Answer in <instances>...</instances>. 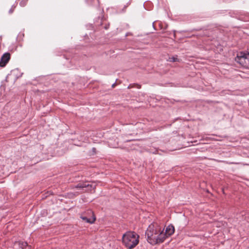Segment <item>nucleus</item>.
<instances>
[{"label":"nucleus","mask_w":249,"mask_h":249,"mask_svg":"<svg viewBox=\"0 0 249 249\" xmlns=\"http://www.w3.org/2000/svg\"><path fill=\"white\" fill-rule=\"evenodd\" d=\"M139 237L135 232L127 231L123 236V243L126 248L132 249L138 245Z\"/></svg>","instance_id":"obj_1"},{"label":"nucleus","mask_w":249,"mask_h":249,"mask_svg":"<svg viewBox=\"0 0 249 249\" xmlns=\"http://www.w3.org/2000/svg\"><path fill=\"white\" fill-rule=\"evenodd\" d=\"M161 227L156 225L150 224L146 232L145 235L147 236V241L151 244L155 245L157 244V239L156 238L158 237V234L161 231Z\"/></svg>","instance_id":"obj_2"},{"label":"nucleus","mask_w":249,"mask_h":249,"mask_svg":"<svg viewBox=\"0 0 249 249\" xmlns=\"http://www.w3.org/2000/svg\"><path fill=\"white\" fill-rule=\"evenodd\" d=\"M235 61L242 66L249 68V53L240 52L235 58Z\"/></svg>","instance_id":"obj_3"},{"label":"nucleus","mask_w":249,"mask_h":249,"mask_svg":"<svg viewBox=\"0 0 249 249\" xmlns=\"http://www.w3.org/2000/svg\"><path fill=\"white\" fill-rule=\"evenodd\" d=\"M73 188L83 190V191H91L92 185L89 184L87 182H79L73 187Z\"/></svg>","instance_id":"obj_4"},{"label":"nucleus","mask_w":249,"mask_h":249,"mask_svg":"<svg viewBox=\"0 0 249 249\" xmlns=\"http://www.w3.org/2000/svg\"><path fill=\"white\" fill-rule=\"evenodd\" d=\"M10 59V54L9 53H4L0 60V67H4L6 66Z\"/></svg>","instance_id":"obj_5"},{"label":"nucleus","mask_w":249,"mask_h":249,"mask_svg":"<svg viewBox=\"0 0 249 249\" xmlns=\"http://www.w3.org/2000/svg\"><path fill=\"white\" fill-rule=\"evenodd\" d=\"M88 213H89V214H92V216L91 218H88L86 216H85V215H81L80 216V218L83 221L86 222L87 223H90V224H92L95 221V219H96L95 217L94 216L93 213L92 211H89V212H88Z\"/></svg>","instance_id":"obj_6"},{"label":"nucleus","mask_w":249,"mask_h":249,"mask_svg":"<svg viewBox=\"0 0 249 249\" xmlns=\"http://www.w3.org/2000/svg\"><path fill=\"white\" fill-rule=\"evenodd\" d=\"M164 229L161 228L160 232L158 234V237L156 238L157 239V244L162 243L168 236L163 232Z\"/></svg>","instance_id":"obj_7"},{"label":"nucleus","mask_w":249,"mask_h":249,"mask_svg":"<svg viewBox=\"0 0 249 249\" xmlns=\"http://www.w3.org/2000/svg\"><path fill=\"white\" fill-rule=\"evenodd\" d=\"M174 231L175 228L174 226L172 224H170L166 227L165 233L169 237L172 235L174 233Z\"/></svg>","instance_id":"obj_8"},{"label":"nucleus","mask_w":249,"mask_h":249,"mask_svg":"<svg viewBox=\"0 0 249 249\" xmlns=\"http://www.w3.org/2000/svg\"><path fill=\"white\" fill-rule=\"evenodd\" d=\"M19 247L22 249H31V246L26 242L20 241L18 243Z\"/></svg>","instance_id":"obj_9"},{"label":"nucleus","mask_w":249,"mask_h":249,"mask_svg":"<svg viewBox=\"0 0 249 249\" xmlns=\"http://www.w3.org/2000/svg\"><path fill=\"white\" fill-rule=\"evenodd\" d=\"M86 2L90 5L98 6L99 5V0H86Z\"/></svg>","instance_id":"obj_10"},{"label":"nucleus","mask_w":249,"mask_h":249,"mask_svg":"<svg viewBox=\"0 0 249 249\" xmlns=\"http://www.w3.org/2000/svg\"><path fill=\"white\" fill-rule=\"evenodd\" d=\"M27 2L28 0H22L19 3V5L22 7H24L27 4Z\"/></svg>","instance_id":"obj_11"},{"label":"nucleus","mask_w":249,"mask_h":249,"mask_svg":"<svg viewBox=\"0 0 249 249\" xmlns=\"http://www.w3.org/2000/svg\"><path fill=\"white\" fill-rule=\"evenodd\" d=\"M169 59H170V61L176 62L177 61L178 58L177 57L173 56V57H170Z\"/></svg>","instance_id":"obj_12"},{"label":"nucleus","mask_w":249,"mask_h":249,"mask_svg":"<svg viewBox=\"0 0 249 249\" xmlns=\"http://www.w3.org/2000/svg\"><path fill=\"white\" fill-rule=\"evenodd\" d=\"M109 24H106V25H105L104 26V28L106 29V30H107L109 28Z\"/></svg>","instance_id":"obj_13"},{"label":"nucleus","mask_w":249,"mask_h":249,"mask_svg":"<svg viewBox=\"0 0 249 249\" xmlns=\"http://www.w3.org/2000/svg\"><path fill=\"white\" fill-rule=\"evenodd\" d=\"M13 11H14V9H12V8H11V9L9 10V13L10 14H12V13L13 12Z\"/></svg>","instance_id":"obj_14"},{"label":"nucleus","mask_w":249,"mask_h":249,"mask_svg":"<svg viewBox=\"0 0 249 249\" xmlns=\"http://www.w3.org/2000/svg\"><path fill=\"white\" fill-rule=\"evenodd\" d=\"M115 85H116V83H113V84L112 85V87L113 88H114V87H115Z\"/></svg>","instance_id":"obj_15"}]
</instances>
